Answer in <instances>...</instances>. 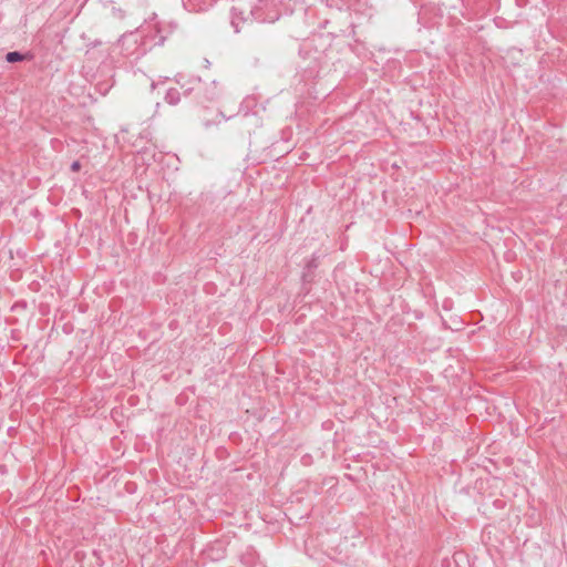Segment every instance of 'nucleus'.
<instances>
[{
  "label": "nucleus",
  "mask_w": 567,
  "mask_h": 567,
  "mask_svg": "<svg viewBox=\"0 0 567 567\" xmlns=\"http://www.w3.org/2000/svg\"><path fill=\"white\" fill-rule=\"evenodd\" d=\"M154 16L144 27L124 34L118 40L120 53L133 61L141 59L153 45H162L167 35L176 29L174 22L155 21Z\"/></svg>",
  "instance_id": "1"
},
{
  "label": "nucleus",
  "mask_w": 567,
  "mask_h": 567,
  "mask_svg": "<svg viewBox=\"0 0 567 567\" xmlns=\"http://www.w3.org/2000/svg\"><path fill=\"white\" fill-rule=\"evenodd\" d=\"M282 0H259V3L250 9L241 6H234L231 9L230 23L236 33L240 32L241 24L248 21L272 23L279 19L280 11L278 6Z\"/></svg>",
  "instance_id": "2"
},
{
  "label": "nucleus",
  "mask_w": 567,
  "mask_h": 567,
  "mask_svg": "<svg viewBox=\"0 0 567 567\" xmlns=\"http://www.w3.org/2000/svg\"><path fill=\"white\" fill-rule=\"evenodd\" d=\"M330 7H336L338 10H348L358 16H371L368 0H331Z\"/></svg>",
  "instance_id": "3"
},
{
  "label": "nucleus",
  "mask_w": 567,
  "mask_h": 567,
  "mask_svg": "<svg viewBox=\"0 0 567 567\" xmlns=\"http://www.w3.org/2000/svg\"><path fill=\"white\" fill-rule=\"evenodd\" d=\"M183 7L188 12H204L207 11L217 0H182Z\"/></svg>",
  "instance_id": "4"
},
{
  "label": "nucleus",
  "mask_w": 567,
  "mask_h": 567,
  "mask_svg": "<svg viewBox=\"0 0 567 567\" xmlns=\"http://www.w3.org/2000/svg\"><path fill=\"white\" fill-rule=\"evenodd\" d=\"M181 100L179 92L176 89H169L166 92L165 101L171 105H176Z\"/></svg>",
  "instance_id": "5"
},
{
  "label": "nucleus",
  "mask_w": 567,
  "mask_h": 567,
  "mask_svg": "<svg viewBox=\"0 0 567 567\" xmlns=\"http://www.w3.org/2000/svg\"><path fill=\"white\" fill-rule=\"evenodd\" d=\"M206 93H207L206 99L208 101H214V100H216L218 97L219 92H218V87H217L216 81L212 82L210 87H208L206 90Z\"/></svg>",
  "instance_id": "6"
},
{
  "label": "nucleus",
  "mask_w": 567,
  "mask_h": 567,
  "mask_svg": "<svg viewBox=\"0 0 567 567\" xmlns=\"http://www.w3.org/2000/svg\"><path fill=\"white\" fill-rule=\"evenodd\" d=\"M6 60L9 63H14L23 60V55L18 51L8 52L6 55Z\"/></svg>",
  "instance_id": "7"
},
{
  "label": "nucleus",
  "mask_w": 567,
  "mask_h": 567,
  "mask_svg": "<svg viewBox=\"0 0 567 567\" xmlns=\"http://www.w3.org/2000/svg\"><path fill=\"white\" fill-rule=\"evenodd\" d=\"M80 168H81V164H80V162L75 161V162H73V163L71 164V169H72L73 172H78Z\"/></svg>",
  "instance_id": "8"
},
{
  "label": "nucleus",
  "mask_w": 567,
  "mask_h": 567,
  "mask_svg": "<svg viewBox=\"0 0 567 567\" xmlns=\"http://www.w3.org/2000/svg\"><path fill=\"white\" fill-rule=\"evenodd\" d=\"M308 267H309V268H310V267H316V265H315V260H313V259L308 264Z\"/></svg>",
  "instance_id": "9"
}]
</instances>
